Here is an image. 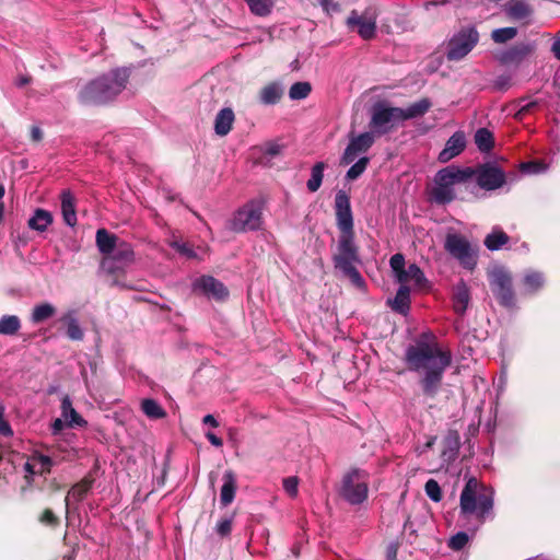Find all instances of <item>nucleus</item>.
<instances>
[{"mask_svg":"<svg viewBox=\"0 0 560 560\" xmlns=\"http://www.w3.org/2000/svg\"><path fill=\"white\" fill-rule=\"evenodd\" d=\"M479 40L476 27H463L448 40L446 57L451 61H458L468 55Z\"/></svg>","mask_w":560,"mask_h":560,"instance_id":"1a4fd4ad","label":"nucleus"},{"mask_svg":"<svg viewBox=\"0 0 560 560\" xmlns=\"http://www.w3.org/2000/svg\"><path fill=\"white\" fill-rule=\"evenodd\" d=\"M173 248H175L179 254L188 257V258H191V257H195L196 254L194 252V249L187 244V243H179V242H174L172 244Z\"/></svg>","mask_w":560,"mask_h":560,"instance_id":"5fc2aeb1","label":"nucleus"},{"mask_svg":"<svg viewBox=\"0 0 560 560\" xmlns=\"http://www.w3.org/2000/svg\"><path fill=\"white\" fill-rule=\"evenodd\" d=\"M425 494L433 501L440 502L442 500V490L435 479H429L424 485Z\"/></svg>","mask_w":560,"mask_h":560,"instance_id":"09e8293b","label":"nucleus"},{"mask_svg":"<svg viewBox=\"0 0 560 560\" xmlns=\"http://www.w3.org/2000/svg\"><path fill=\"white\" fill-rule=\"evenodd\" d=\"M452 301L454 312L460 316L464 315L470 301L469 288L464 280H459L453 287Z\"/></svg>","mask_w":560,"mask_h":560,"instance_id":"6ab92c4d","label":"nucleus"},{"mask_svg":"<svg viewBox=\"0 0 560 560\" xmlns=\"http://www.w3.org/2000/svg\"><path fill=\"white\" fill-rule=\"evenodd\" d=\"M282 485H283V489L291 498H294L298 495V486H299L298 477H295V476L287 477L283 479Z\"/></svg>","mask_w":560,"mask_h":560,"instance_id":"864d4df0","label":"nucleus"},{"mask_svg":"<svg viewBox=\"0 0 560 560\" xmlns=\"http://www.w3.org/2000/svg\"><path fill=\"white\" fill-rule=\"evenodd\" d=\"M398 547L396 544H389L386 548L387 560H397Z\"/></svg>","mask_w":560,"mask_h":560,"instance_id":"680f3d73","label":"nucleus"},{"mask_svg":"<svg viewBox=\"0 0 560 560\" xmlns=\"http://www.w3.org/2000/svg\"><path fill=\"white\" fill-rule=\"evenodd\" d=\"M95 240L100 253L105 256H108L115 250L116 245L119 243V238L115 234L109 233L106 229H98Z\"/></svg>","mask_w":560,"mask_h":560,"instance_id":"a878e982","label":"nucleus"},{"mask_svg":"<svg viewBox=\"0 0 560 560\" xmlns=\"http://www.w3.org/2000/svg\"><path fill=\"white\" fill-rule=\"evenodd\" d=\"M510 241V236L501 229H494L483 241L489 250H499Z\"/></svg>","mask_w":560,"mask_h":560,"instance_id":"c9c22d12","label":"nucleus"},{"mask_svg":"<svg viewBox=\"0 0 560 560\" xmlns=\"http://www.w3.org/2000/svg\"><path fill=\"white\" fill-rule=\"evenodd\" d=\"M524 284L530 291H537L544 285V276L541 272L533 271L525 276Z\"/></svg>","mask_w":560,"mask_h":560,"instance_id":"de8ad7c7","label":"nucleus"},{"mask_svg":"<svg viewBox=\"0 0 560 560\" xmlns=\"http://www.w3.org/2000/svg\"><path fill=\"white\" fill-rule=\"evenodd\" d=\"M59 322L66 327V336L72 341H81L84 338V331L81 328L73 311L63 314Z\"/></svg>","mask_w":560,"mask_h":560,"instance_id":"b1692460","label":"nucleus"},{"mask_svg":"<svg viewBox=\"0 0 560 560\" xmlns=\"http://www.w3.org/2000/svg\"><path fill=\"white\" fill-rule=\"evenodd\" d=\"M235 115L232 108L224 107L215 116L214 131L218 136H226L233 127Z\"/></svg>","mask_w":560,"mask_h":560,"instance_id":"393cba45","label":"nucleus"},{"mask_svg":"<svg viewBox=\"0 0 560 560\" xmlns=\"http://www.w3.org/2000/svg\"><path fill=\"white\" fill-rule=\"evenodd\" d=\"M12 429L8 421H5L3 418L0 420V434L4 436L12 435Z\"/></svg>","mask_w":560,"mask_h":560,"instance_id":"e2e57ef3","label":"nucleus"},{"mask_svg":"<svg viewBox=\"0 0 560 560\" xmlns=\"http://www.w3.org/2000/svg\"><path fill=\"white\" fill-rule=\"evenodd\" d=\"M283 88L279 82L272 81L264 85L258 93V101L264 105H275L281 101Z\"/></svg>","mask_w":560,"mask_h":560,"instance_id":"412c9836","label":"nucleus"},{"mask_svg":"<svg viewBox=\"0 0 560 560\" xmlns=\"http://www.w3.org/2000/svg\"><path fill=\"white\" fill-rule=\"evenodd\" d=\"M444 249L468 270H474L477 265V252L469 241L457 233H448L445 237Z\"/></svg>","mask_w":560,"mask_h":560,"instance_id":"6e6552de","label":"nucleus"},{"mask_svg":"<svg viewBox=\"0 0 560 560\" xmlns=\"http://www.w3.org/2000/svg\"><path fill=\"white\" fill-rule=\"evenodd\" d=\"M532 48L526 44H517L513 47L509 48L503 52L501 57V61L504 63H518L522 61L529 52Z\"/></svg>","mask_w":560,"mask_h":560,"instance_id":"2f4dec72","label":"nucleus"},{"mask_svg":"<svg viewBox=\"0 0 560 560\" xmlns=\"http://www.w3.org/2000/svg\"><path fill=\"white\" fill-rule=\"evenodd\" d=\"M37 464L31 460L25 464L24 469L26 472L35 475L38 474V469L35 468Z\"/></svg>","mask_w":560,"mask_h":560,"instance_id":"338daca9","label":"nucleus"},{"mask_svg":"<svg viewBox=\"0 0 560 560\" xmlns=\"http://www.w3.org/2000/svg\"><path fill=\"white\" fill-rule=\"evenodd\" d=\"M376 19L375 10L366 9L363 13L352 10L346 24L349 30L357 31L362 39L371 40L376 35Z\"/></svg>","mask_w":560,"mask_h":560,"instance_id":"ddd939ff","label":"nucleus"},{"mask_svg":"<svg viewBox=\"0 0 560 560\" xmlns=\"http://www.w3.org/2000/svg\"><path fill=\"white\" fill-rule=\"evenodd\" d=\"M369 472L357 467L343 474L338 495L351 505H359L366 501L369 495Z\"/></svg>","mask_w":560,"mask_h":560,"instance_id":"0eeeda50","label":"nucleus"},{"mask_svg":"<svg viewBox=\"0 0 560 560\" xmlns=\"http://www.w3.org/2000/svg\"><path fill=\"white\" fill-rule=\"evenodd\" d=\"M475 143L481 152H489L494 145L493 135L487 128H480L475 133Z\"/></svg>","mask_w":560,"mask_h":560,"instance_id":"ea45409f","label":"nucleus"},{"mask_svg":"<svg viewBox=\"0 0 560 560\" xmlns=\"http://www.w3.org/2000/svg\"><path fill=\"white\" fill-rule=\"evenodd\" d=\"M389 265H390V268L392 270L395 272V276L396 278H398V275L402 273L404 275V270H405V257L402 254L400 253H397L395 255H393L389 259Z\"/></svg>","mask_w":560,"mask_h":560,"instance_id":"3c124183","label":"nucleus"},{"mask_svg":"<svg viewBox=\"0 0 560 560\" xmlns=\"http://www.w3.org/2000/svg\"><path fill=\"white\" fill-rule=\"evenodd\" d=\"M466 147V138L463 131H456L446 141L445 148L439 154V161L446 163L453 158L459 155Z\"/></svg>","mask_w":560,"mask_h":560,"instance_id":"f3484780","label":"nucleus"},{"mask_svg":"<svg viewBox=\"0 0 560 560\" xmlns=\"http://www.w3.org/2000/svg\"><path fill=\"white\" fill-rule=\"evenodd\" d=\"M492 509V493L488 492L475 477L469 478L460 493V515L465 517L474 515L479 523H485Z\"/></svg>","mask_w":560,"mask_h":560,"instance_id":"20e7f679","label":"nucleus"},{"mask_svg":"<svg viewBox=\"0 0 560 560\" xmlns=\"http://www.w3.org/2000/svg\"><path fill=\"white\" fill-rule=\"evenodd\" d=\"M30 138L32 142L39 143L44 138V132L38 126L33 125L30 128Z\"/></svg>","mask_w":560,"mask_h":560,"instance_id":"4d7b16f0","label":"nucleus"},{"mask_svg":"<svg viewBox=\"0 0 560 560\" xmlns=\"http://www.w3.org/2000/svg\"><path fill=\"white\" fill-rule=\"evenodd\" d=\"M460 446L459 434L457 431H448L443 439V450L441 456L446 462H452L456 458Z\"/></svg>","mask_w":560,"mask_h":560,"instance_id":"bb28decb","label":"nucleus"},{"mask_svg":"<svg viewBox=\"0 0 560 560\" xmlns=\"http://www.w3.org/2000/svg\"><path fill=\"white\" fill-rule=\"evenodd\" d=\"M38 522L49 528H57L60 525V517L57 516L51 509H45L39 515H38Z\"/></svg>","mask_w":560,"mask_h":560,"instance_id":"49530a36","label":"nucleus"},{"mask_svg":"<svg viewBox=\"0 0 560 560\" xmlns=\"http://www.w3.org/2000/svg\"><path fill=\"white\" fill-rule=\"evenodd\" d=\"M56 312V307L48 302L36 304L32 310L30 319L33 324H40L51 318Z\"/></svg>","mask_w":560,"mask_h":560,"instance_id":"473e14b6","label":"nucleus"},{"mask_svg":"<svg viewBox=\"0 0 560 560\" xmlns=\"http://www.w3.org/2000/svg\"><path fill=\"white\" fill-rule=\"evenodd\" d=\"M31 460L39 466V468H38L39 475L49 474L51 470V467L54 465V462L49 456L44 455L38 452H35L32 455Z\"/></svg>","mask_w":560,"mask_h":560,"instance_id":"a18cd8bd","label":"nucleus"},{"mask_svg":"<svg viewBox=\"0 0 560 560\" xmlns=\"http://www.w3.org/2000/svg\"><path fill=\"white\" fill-rule=\"evenodd\" d=\"M202 423L203 424H208L212 428H218L219 427V422L217 421V419L213 417V415H206L203 418H202Z\"/></svg>","mask_w":560,"mask_h":560,"instance_id":"0e129e2a","label":"nucleus"},{"mask_svg":"<svg viewBox=\"0 0 560 560\" xmlns=\"http://www.w3.org/2000/svg\"><path fill=\"white\" fill-rule=\"evenodd\" d=\"M192 290L219 302L225 301L229 296L228 288L212 276H201L198 278L192 283Z\"/></svg>","mask_w":560,"mask_h":560,"instance_id":"2eb2a0df","label":"nucleus"},{"mask_svg":"<svg viewBox=\"0 0 560 560\" xmlns=\"http://www.w3.org/2000/svg\"><path fill=\"white\" fill-rule=\"evenodd\" d=\"M206 438L215 447H221L223 445L222 439L210 431L206 433Z\"/></svg>","mask_w":560,"mask_h":560,"instance_id":"052dcab7","label":"nucleus"},{"mask_svg":"<svg viewBox=\"0 0 560 560\" xmlns=\"http://www.w3.org/2000/svg\"><path fill=\"white\" fill-rule=\"evenodd\" d=\"M108 257L117 262L127 265L133 261L135 253L130 244L121 241L116 245V249L113 250Z\"/></svg>","mask_w":560,"mask_h":560,"instance_id":"72a5a7b5","label":"nucleus"},{"mask_svg":"<svg viewBox=\"0 0 560 560\" xmlns=\"http://www.w3.org/2000/svg\"><path fill=\"white\" fill-rule=\"evenodd\" d=\"M326 167L327 164L325 162H317L313 165L311 170V178L306 183L308 191L316 192L320 188Z\"/></svg>","mask_w":560,"mask_h":560,"instance_id":"e433bc0d","label":"nucleus"},{"mask_svg":"<svg viewBox=\"0 0 560 560\" xmlns=\"http://www.w3.org/2000/svg\"><path fill=\"white\" fill-rule=\"evenodd\" d=\"M141 410L150 419H162L166 417V411L154 399L147 398L141 401Z\"/></svg>","mask_w":560,"mask_h":560,"instance_id":"4c0bfd02","label":"nucleus"},{"mask_svg":"<svg viewBox=\"0 0 560 560\" xmlns=\"http://www.w3.org/2000/svg\"><path fill=\"white\" fill-rule=\"evenodd\" d=\"M468 539V535L465 532H458L451 537L448 547L455 551L462 550L467 545Z\"/></svg>","mask_w":560,"mask_h":560,"instance_id":"8fccbe9b","label":"nucleus"},{"mask_svg":"<svg viewBox=\"0 0 560 560\" xmlns=\"http://www.w3.org/2000/svg\"><path fill=\"white\" fill-rule=\"evenodd\" d=\"M223 485L220 491V503L223 506L231 504L235 498L237 483L236 476L232 470H226L223 475Z\"/></svg>","mask_w":560,"mask_h":560,"instance_id":"5701e85b","label":"nucleus"},{"mask_svg":"<svg viewBox=\"0 0 560 560\" xmlns=\"http://www.w3.org/2000/svg\"><path fill=\"white\" fill-rule=\"evenodd\" d=\"M397 281L401 285H407L406 283L413 281L419 289H424L429 285L428 279L417 264H411L408 268H405L404 275H398Z\"/></svg>","mask_w":560,"mask_h":560,"instance_id":"aec40b11","label":"nucleus"},{"mask_svg":"<svg viewBox=\"0 0 560 560\" xmlns=\"http://www.w3.org/2000/svg\"><path fill=\"white\" fill-rule=\"evenodd\" d=\"M404 361L407 370L422 374L419 384L423 395L434 398L442 386L444 372L452 363V354L435 341L419 339L407 347Z\"/></svg>","mask_w":560,"mask_h":560,"instance_id":"f03ea898","label":"nucleus"},{"mask_svg":"<svg viewBox=\"0 0 560 560\" xmlns=\"http://www.w3.org/2000/svg\"><path fill=\"white\" fill-rule=\"evenodd\" d=\"M51 223V213L47 210L38 208L34 211V214L28 219L27 225L32 230L44 232Z\"/></svg>","mask_w":560,"mask_h":560,"instance_id":"c756f323","label":"nucleus"},{"mask_svg":"<svg viewBox=\"0 0 560 560\" xmlns=\"http://www.w3.org/2000/svg\"><path fill=\"white\" fill-rule=\"evenodd\" d=\"M503 8L506 16L517 22L527 21L534 12L526 0H509Z\"/></svg>","mask_w":560,"mask_h":560,"instance_id":"a211bd4d","label":"nucleus"},{"mask_svg":"<svg viewBox=\"0 0 560 560\" xmlns=\"http://www.w3.org/2000/svg\"><path fill=\"white\" fill-rule=\"evenodd\" d=\"M374 143L373 132H363L357 137L350 139L341 160V165H348L352 163L359 153L366 152Z\"/></svg>","mask_w":560,"mask_h":560,"instance_id":"dca6fc26","label":"nucleus"},{"mask_svg":"<svg viewBox=\"0 0 560 560\" xmlns=\"http://www.w3.org/2000/svg\"><path fill=\"white\" fill-rule=\"evenodd\" d=\"M282 147L277 143H268L265 149V154L276 156L280 154Z\"/></svg>","mask_w":560,"mask_h":560,"instance_id":"13d9d810","label":"nucleus"},{"mask_svg":"<svg viewBox=\"0 0 560 560\" xmlns=\"http://www.w3.org/2000/svg\"><path fill=\"white\" fill-rule=\"evenodd\" d=\"M92 483L93 481L91 479L84 478L71 488V490L65 498L66 511H68L69 508V497H72L77 502L82 501L86 497L88 492L91 490Z\"/></svg>","mask_w":560,"mask_h":560,"instance_id":"f704fd0d","label":"nucleus"},{"mask_svg":"<svg viewBox=\"0 0 560 560\" xmlns=\"http://www.w3.org/2000/svg\"><path fill=\"white\" fill-rule=\"evenodd\" d=\"M311 91L312 85L310 82H295L289 90V96L291 100H304L310 95Z\"/></svg>","mask_w":560,"mask_h":560,"instance_id":"79ce46f5","label":"nucleus"},{"mask_svg":"<svg viewBox=\"0 0 560 560\" xmlns=\"http://www.w3.org/2000/svg\"><path fill=\"white\" fill-rule=\"evenodd\" d=\"M400 113V107L387 106L384 103L378 102L372 107L369 127L373 133L378 136L388 133L396 124L401 121Z\"/></svg>","mask_w":560,"mask_h":560,"instance_id":"9d476101","label":"nucleus"},{"mask_svg":"<svg viewBox=\"0 0 560 560\" xmlns=\"http://www.w3.org/2000/svg\"><path fill=\"white\" fill-rule=\"evenodd\" d=\"M232 525H233V516L225 517V518L221 520L220 522H218V524L215 526V532L221 537H228V536H230V534L232 532Z\"/></svg>","mask_w":560,"mask_h":560,"instance_id":"603ef678","label":"nucleus"},{"mask_svg":"<svg viewBox=\"0 0 560 560\" xmlns=\"http://www.w3.org/2000/svg\"><path fill=\"white\" fill-rule=\"evenodd\" d=\"M61 212L63 221L69 226H74L78 222L75 212V198L70 190H62L60 194Z\"/></svg>","mask_w":560,"mask_h":560,"instance_id":"4be33fe9","label":"nucleus"},{"mask_svg":"<svg viewBox=\"0 0 560 560\" xmlns=\"http://www.w3.org/2000/svg\"><path fill=\"white\" fill-rule=\"evenodd\" d=\"M393 311L398 314L406 315L410 310V288L401 285L396 292L394 300L390 302Z\"/></svg>","mask_w":560,"mask_h":560,"instance_id":"c85d7f7f","label":"nucleus"},{"mask_svg":"<svg viewBox=\"0 0 560 560\" xmlns=\"http://www.w3.org/2000/svg\"><path fill=\"white\" fill-rule=\"evenodd\" d=\"M62 417L68 421L69 427H85L88 422L72 407V402L68 396L61 401Z\"/></svg>","mask_w":560,"mask_h":560,"instance_id":"7c9ffc66","label":"nucleus"},{"mask_svg":"<svg viewBox=\"0 0 560 560\" xmlns=\"http://www.w3.org/2000/svg\"><path fill=\"white\" fill-rule=\"evenodd\" d=\"M537 106L536 101H532L526 103L525 105L521 106L520 109L516 112L515 117L517 119H523L527 114H529L533 108Z\"/></svg>","mask_w":560,"mask_h":560,"instance_id":"6e6d98bb","label":"nucleus"},{"mask_svg":"<svg viewBox=\"0 0 560 560\" xmlns=\"http://www.w3.org/2000/svg\"><path fill=\"white\" fill-rule=\"evenodd\" d=\"M370 163V159L366 156H363L359 159L348 171L346 174V178L348 180H355L358 179L366 170L368 165Z\"/></svg>","mask_w":560,"mask_h":560,"instance_id":"c03bdc74","label":"nucleus"},{"mask_svg":"<svg viewBox=\"0 0 560 560\" xmlns=\"http://www.w3.org/2000/svg\"><path fill=\"white\" fill-rule=\"evenodd\" d=\"M318 2L323 7V9L327 12H329L330 10H332V11L339 10V4L334 2V0H318Z\"/></svg>","mask_w":560,"mask_h":560,"instance_id":"bf43d9fd","label":"nucleus"},{"mask_svg":"<svg viewBox=\"0 0 560 560\" xmlns=\"http://www.w3.org/2000/svg\"><path fill=\"white\" fill-rule=\"evenodd\" d=\"M474 173L471 166L448 165L440 170L434 177L433 200L439 205L451 203L456 198L453 187L457 184H467L474 178Z\"/></svg>","mask_w":560,"mask_h":560,"instance_id":"423d86ee","label":"nucleus"},{"mask_svg":"<svg viewBox=\"0 0 560 560\" xmlns=\"http://www.w3.org/2000/svg\"><path fill=\"white\" fill-rule=\"evenodd\" d=\"M65 427V423L61 419H56L51 424V430L54 434H58Z\"/></svg>","mask_w":560,"mask_h":560,"instance_id":"69168bd1","label":"nucleus"},{"mask_svg":"<svg viewBox=\"0 0 560 560\" xmlns=\"http://www.w3.org/2000/svg\"><path fill=\"white\" fill-rule=\"evenodd\" d=\"M432 103L429 98L423 97L418 102L410 104L407 108H401V121L423 116L431 108Z\"/></svg>","mask_w":560,"mask_h":560,"instance_id":"cd10ccee","label":"nucleus"},{"mask_svg":"<svg viewBox=\"0 0 560 560\" xmlns=\"http://www.w3.org/2000/svg\"><path fill=\"white\" fill-rule=\"evenodd\" d=\"M551 51L553 52L555 57L560 60V39L553 42Z\"/></svg>","mask_w":560,"mask_h":560,"instance_id":"774afa93","label":"nucleus"},{"mask_svg":"<svg viewBox=\"0 0 560 560\" xmlns=\"http://www.w3.org/2000/svg\"><path fill=\"white\" fill-rule=\"evenodd\" d=\"M250 12L257 16H267L271 13L275 1L273 0H245Z\"/></svg>","mask_w":560,"mask_h":560,"instance_id":"a19ab883","label":"nucleus"},{"mask_svg":"<svg viewBox=\"0 0 560 560\" xmlns=\"http://www.w3.org/2000/svg\"><path fill=\"white\" fill-rule=\"evenodd\" d=\"M517 34L516 27H502L492 31L491 38L494 43L503 44L513 39Z\"/></svg>","mask_w":560,"mask_h":560,"instance_id":"37998d69","label":"nucleus"},{"mask_svg":"<svg viewBox=\"0 0 560 560\" xmlns=\"http://www.w3.org/2000/svg\"><path fill=\"white\" fill-rule=\"evenodd\" d=\"M474 173L471 166L448 165L440 170L434 177L433 200L439 205L451 203L456 198L453 187L457 184H467L474 178Z\"/></svg>","mask_w":560,"mask_h":560,"instance_id":"39448f33","label":"nucleus"},{"mask_svg":"<svg viewBox=\"0 0 560 560\" xmlns=\"http://www.w3.org/2000/svg\"><path fill=\"white\" fill-rule=\"evenodd\" d=\"M489 283L491 291L500 305L511 308L515 305L512 276L504 268H495L490 273Z\"/></svg>","mask_w":560,"mask_h":560,"instance_id":"9b49d317","label":"nucleus"},{"mask_svg":"<svg viewBox=\"0 0 560 560\" xmlns=\"http://www.w3.org/2000/svg\"><path fill=\"white\" fill-rule=\"evenodd\" d=\"M21 328V320L16 315H3L0 318V335L13 336Z\"/></svg>","mask_w":560,"mask_h":560,"instance_id":"58836bf2","label":"nucleus"},{"mask_svg":"<svg viewBox=\"0 0 560 560\" xmlns=\"http://www.w3.org/2000/svg\"><path fill=\"white\" fill-rule=\"evenodd\" d=\"M336 224L340 232L336 253L331 260L335 269L339 270L351 283L361 289L365 281L357 266L362 264L360 248L355 244L353 214L350 197L345 190H338L335 196Z\"/></svg>","mask_w":560,"mask_h":560,"instance_id":"f257e3e1","label":"nucleus"},{"mask_svg":"<svg viewBox=\"0 0 560 560\" xmlns=\"http://www.w3.org/2000/svg\"><path fill=\"white\" fill-rule=\"evenodd\" d=\"M127 68H116L84 83L78 92L83 106H103L113 102L126 88L129 79Z\"/></svg>","mask_w":560,"mask_h":560,"instance_id":"7ed1b4c3","label":"nucleus"},{"mask_svg":"<svg viewBox=\"0 0 560 560\" xmlns=\"http://www.w3.org/2000/svg\"><path fill=\"white\" fill-rule=\"evenodd\" d=\"M261 225V211L253 203L244 206L233 217L231 230L236 233L255 231Z\"/></svg>","mask_w":560,"mask_h":560,"instance_id":"4468645a","label":"nucleus"},{"mask_svg":"<svg viewBox=\"0 0 560 560\" xmlns=\"http://www.w3.org/2000/svg\"><path fill=\"white\" fill-rule=\"evenodd\" d=\"M477 186L485 190H495L506 183L505 172L497 164L487 162L472 167Z\"/></svg>","mask_w":560,"mask_h":560,"instance_id":"f8f14e48","label":"nucleus"}]
</instances>
